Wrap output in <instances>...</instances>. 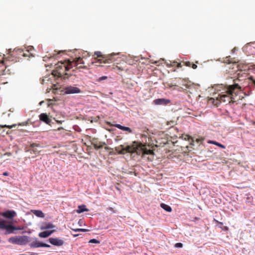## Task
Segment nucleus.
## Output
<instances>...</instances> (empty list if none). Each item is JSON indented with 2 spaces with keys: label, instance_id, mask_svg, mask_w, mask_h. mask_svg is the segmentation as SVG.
<instances>
[{
  "label": "nucleus",
  "instance_id": "nucleus-1",
  "mask_svg": "<svg viewBox=\"0 0 255 255\" xmlns=\"http://www.w3.org/2000/svg\"><path fill=\"white\" fill-rule=\"evenodd\" d=\"M115 150L119 153L124 154L126 152L136 153L138 155H141L142 157H145L146 155H150L151 158L147 157L148 160L152 161L153 157L154 152L152 150L147 149L146 145L141 143L133 142L131 145H128L124 147L121 145L115 148Z\"/></svg>",
  "mask_w": 255,
  "mask_h": 255
},
{
  "label": "nucleus",
  "instance_id": "nucleus-2",
  "mask_svg": "<svg viewBox=\"0 0 255 255\" xmlns=\"http://www.w3.org/2000/svg\"><path fill=\"white\" fill-rule=\"evenodd\" d=\"M234 84L232 85L228 86L226 88V94L219 95L218 99L221 102L230 104L233 103V96L234 95L237 96L239 93L242 91L241 84L237 82L240 81L239 78L234 80Z\"/></svg>",
  "mask_w": 255,
  "mask_h": 255
},
{
  "label": "nucleus",
  "instance_id": "nucleus-3",
  "mask_svg": "<svg viewBox=\"0 0 255 255\" xmlns=\"http://www.w3.org/2000/svg\"><path fill=\"white\" fill-rule=\"evenodd\" d=\"M119 53H113L109 55H103L100 51H96L94 53V55L96 56L95 59H98V61L100 63H109L114 62L116 60L114 57L119 55Z\"/></svg>",
  "mask_w": 255,
  "mask_h": 255
},
{
  "label": "nucleus",
  "instance_id": "nucleus-4",
  "mask_svg": "<svg viewBox=\"0 0 255 255\" xmlns=\"http://www.w3.org/2000/svg\"><path fill=\"white\" fill-rule=\"evenodd\" d=\"M71 60H66L64 61L58 62L56 64V71L59 75L61 76L64 74L65 72L71 69Z\"/></svg>",
  "mask_w": 255,
  "mask_h": 255
},
{
  "label": "nucleus",
  "instance_id": "nucleus-5",
  "mask_svg": "<svg viewBox=\"0 0 255 255\" xmlns=\"http://www.w3.org/2000/svg\"><path fill=\"white\" fill-rule=\"evenodd\" d=\"M15 215L16 212L13 210H8L0 213V215L6 219V220L3 219L6 224H10L12 226L16 228V226L13 225V217Z\"/></svg>",
  "mask_w": 255,
  "mask_h": 255
},
{
  "label": "nucleus",
  "instance_id": "nucleus-6",
  "mask_svg": "<svg viewBox=\"0 0 255 255\" xmlns=\"http://www.w3.org/2000/svg\"><path fill=\"white\" fill-rule=\"evenodd\" d=\"M33 49L32 46H29L27 49L24 50L21 48L17 49V58H21V57H23L29 59L30 57H34V55L32 52Z\"/></svg>",
  "mask_w": 255,
  "mask_h": 255
},
{
  "label": "nucleus",
  "instance_id": "nucleus-7",
  "mask_svg": "<svg viewBox=\"0 0 255 255\" xmlns=\"http://www.w3.org/2000/svg\"><path fill=\"white\" fill-rule=\"evenodd\" d=\"M26 148V151L30 153L31 157L34 158L39 154L41 146L39 143H30Z\"/></svg>",
  "mask_w": 255,
  "mask_h": 255
},
{
  "label": "nucleus",
  "instance_id": "nucleus-8",
  "mask_svg": "<svg viewBox=\"0 0 255 255\" xmlns=\"http://www.w3.org/2000/svg\"><path fill=\"white\" fill-rule=\"evenodd\" d=\"M71 68L75 67L76 69H88V66L85 65L83 58L79 57L71 60Z\"/></svg>",
  "mask_w": 255,
  "mask_h": 255
},
{
  "label": "nucleus",
  "instance_id": "nucleus-9",
  "mask_svg": "<svg viewBox=\"0 0 255 255\" xmlns=\"http://www.w3.org/2000/svg\"><path fill=\"white\" fill-rule=\"evenodd\" d=\"M0 230H4L6 234H9L13 233L15 228L10 224H6L2 219H0Z\"/></svg>",
  "mask_w": 255,
  "mask_h": 255
},
{
  "label": "nucleus",
  "instance_id": "nucleus-10",
  "mask_svg": "<svg viewBox=\"0 0 255 255\" xmlns=\"http://www.w3.org/2000/svg\"><path fill=\"white\" fill-rule=\"evenodd\" d=\"M81 90L76 87L68 86L65 88L64 92L67 94H76L81 93Z\"/></svg>",
  "mask_w": 255,
  "mask_h": 255
},
{
  "label": "nucleus",
  "instance_id": "nucleus-11",
  "mask_svg": "<svg viewBox=\"0 0 255 255\" xmlns=\"http://www.w3.org/2000/svg\"><path fill=\"white\" fill-rule=\"evenodd\" d=\"M91 144L96 149L101 148L104 145H106V143L105 142L99 141L96 138H93L92 139Z\"/></svg>",
  "mask_w": 255,
  "mask_h": 255
},
{
  "label": "nucleus",
  "instance_id": "nucleus-12",
  "mask_svg": "<svg viewBox=\"0 0 255 255\" xmlns=\"http://www.w3.org/2000/svg\"><path fill=\"white\" fill-rule=\"evenodd\" d=\"M48 241L50 244L55 246H61L64 244V241L59 238H51Z\"/></svg>",
  "mask_w": 255,
  "mask_h": 255
},
{
  "label": "nucleus",
  "instance_id": "nucleus-13",
  "mask_svg": "<svg viewBox=\"0 0 255 255\" xmlns=\"http://www.w3.org/2000/svg\"><path fill=\"white\" fill-rule=\"evenodd\" d=\"M170 100L164 98L157 99L153 101V104L156 105H167L170 104Z\"/></svg>",
  "mask_w": 255,
  "mask_h": 255
},
{
  "label": "nucleus",
  "instance_id": "nucleus-14",
  "mask_svg": "<svg viewBox=\"0 0 255 255\" xmlns=\"http://www.w3.org/2000/svg\"><path fill=\"white\" fill-rule=\"evenodd\" d=\"M30 247L31 248H39V247H46V248H50V246L49 245L40 243L37 241H34L32 242L30 245Z\"/></svg>",
  "mask_w": 255,
  "mask_h": 255
},
{
  "label": "nucleus",
  "instance_id": "nucleus-15",
  "mask_svg": "<svg viewBox=\"0 0 255 255\" xmlns=\"http://www.w3.org/2000/svg\"><path fill=\"white\" fill-rule=\"evenodd\" d=\"M29 242L28 238L26 236L17 237V244L25 245Z\"/></svg>",
  "mask_w": 255,
  "mask_h": 255
},
{
  "label": "nucleus",
  "instance_id": "nucleus-16",
  "mask_svg": "<svg viewBox=\"0 0 255 255\" xmlns=\"http://www.w3.org/2000/svg\"><path fill=\"white\" fill-rule=\"evenodd\" d=\"M39 118L40 121L45 123L49 125L51 122V120L48 117L46 114H41L39 116Z\"/></svg>",
  "mask_w": 255,
  "mask_h": 255
},
{
  "label": "nucleus",
  "instance_id": "nucleus-17",
  "mask_svg": "<svg viewBox=\"0 0 255 255\" xmlns=\"http://www.w3.org/2000/svg\"><path fill=\"white\" fill-rule=\"evenodd\" d=\"M55 232V230L51 231H46L41 232L39 234L38 236L40 238H45L50 236L52 233Z\"/></svg>",
  "mask_w": 255,
  "mask_h": 255
},
{
  "label": "nucleus",
  "instance_id": "nucleus-18",
  "mask_svg": "<svg viewBox=\"0 0 255 255\" xmlns=\"http://www.w3.org/2000/svg\"><path fill=\"white\" fill-rule=\"evenodd\" d=\"M179 80H181V82L179 83L181 85H182L183 87H184L185 88V89H188L190 87L191 85V82L188 80V79H181L179 78Z\"/></svg>",
  "mask_w": 255,
  "mask_h": 255
},
{
  "label": "nucleus",
  "instance_id": "nucleus-19",
  "mask_svg": "<svg viewBox=\"0 0 255 255\" xmlns=\"http://www.w3.org/2000/svg\"><path fill=\"white\" fill-rule=\"evenodd\" d=\"M167 86L170 88H172L173 90H177L180 92L183 90V87L179 86L176 84H173L172 83H167Z\"/></svg>",
  "mask_w": 255,
  "mask_h": 255
},
{
  "label": "nucleus",
  "instance_id": "nucleus-20",
  "mask_svg": "<svg viewBox=\"0 0 255 255\" xmlns=\"http://www.w3.org/2000/svg\"><path fill=\"white\" fill-rule=\"evenodd\" d=\"M55 228V226L51 223H45L41 227V230H47Z\"/></svg>",
  "mask_w": 255,
  "mask_h": 255
},
{
  "label": "nucleus",
  "instance_id": "nucleus-21",
  "mask_svg": "<svg viewBox=\"0 0 255 255\" xmlns=\"http://www.w3.org/2000/svg\"><path fill=\"white\" fill-rule=\"evenodd\" d=\"M89 209L86 208V206L85 205H80L78 207V209L76 210V212L77 213L80 214L85 211H88Z\"/></svg>",
  "mask_w": 255,
  "mask_h": 255
},
{
  "label": "nucleus",
  "instance_id": "nucleus-22",
  "mask_svg": "<svg viewBox=\"0 0 255 255\" xmlns=\"http://www.w3.org/2000/svg\"><path fill=\"white\" fill-rule=\"evenodd\" d=\"M31 212L33 213L36 216L40 218H44V214L40 210H31Z\"/></svg>",
  "mask_w": 255,
  "mask_h": 255
},
{
  "label": "nucleus",
  "instance_id": "nucleus-23",
  "mask_svg": "<svg viewBox=\"0 0 255 255\" xmlns=\"http://www.w3.org/2000/svg\"><path fill=\"white\" fill-rule=\"evenodd\" d=\"M115 126L116 128H117L121 130H124V131H128L129 132H131V131H132L131 129L127 127H124V126H121V125H119V124H116L115 125Z\"/></svg>",
  "mask_w": 255,
  "mask_h": 255
},
{
  "label": "nucleus",
  "instance_id": "nucleus-24",
  "mask_svg": "<svg viewBox=\"0 0 255 255\" xmlns=\"http://www.w3.org/2000/svg\"><path fill=\"white\" fill-rule=\"evenodd\" d=\"M160 206L162 208H163V209H164L165 211H166L167 212H170L172 211L171 208L169 206H168L165 204L161 203L160 205Z\"/></svg>",
  "mask_w": 255,
  "mask_h": 255
},
{
  "label": "nucleus",
  "instance_id": "nucleus-25",
  "mask_svg": "<svg viewBox=\"0 0 255 255\" xmlns=\"http://www.w3.org/2000/svg\"><path fill=\"white\" fill-rule=\"evenodd\" d=\"M186 136L187 137V139L188 140H189V139L191 138L192 140V142H194L195 141V140L193 138L190 137L189 135H186ZM203 140V138H196L195 139V141H196L198 143H201Z\"/></svg>",
  "mask_w": 255,
  "mask_h": 255
},
{
  "label": "nucleus",
  "instance_id": "nucleus-26",
  "mask_svg": "<svg viewBox=\"0 0 255 255\" xmlns=\"http://www.w3.org/2000/svg\"><path fill=\"white\" fill-rule=\"evenodd\" d=\"M208 143L215 144L222 148L225 149V146L215 141L209 140Z\"/></svg>",
  "mask_w": 255,
  "mask_h": 255
},
{
  "label": "nucleus",
  "instance_id": "nucleus-27",
  "mask_svg": "<svg viewBox=\"0 0 255 255\" xmlns=\"http://www.w3.org/2000/svg\"><path fill=\"white\" fill-rule=\"evenodd\" d=\"M8 242L13 244H16V237L10 238L8 239Z\"/></svg>",
  "mask_w": 255,
  "mask_h": 255
},
{
  "label": "nucleus",
  "instance_id": "nucleus-28",
  "mask_svg": "<svg viewBox=\"0 0 255 255\" xmlns=\"http://www.w3.org/2000/svg\"><path fill=\"white\" fill-rule=\"evenodd\" d=\"M89 243H94V244H99L100 241L96 239H93L90 240L89 241Z\"/></svg>",
  "mask_w": 255,
  "mask_h": 255
},
{
  "label": "nucleus",
  "instance_id": "nucleus-29",
  "mask_svg": "<svg viewBox=\"0 0 255 255\" xmlns=\"http://www.w3.org/2000/svg\"><path fill=\"white\" fill-rule=\"evenodd\" d=\"M183 63L184 64V65H185L186 66L191 67L192 63L190 61H186V62H183Z\"/></svg>",
  "mask_w": 255,
  "mask_h": 255
},
{
  "label": "nucleus",
  "instance_id": "nucleus-30",
  "mask_svg": "<svg viewBox=\"0 0 255 255\" xmlns=\"http://www.w3.org/2000/svg\"><path fill=\"white\" fill-rule=\"evenodd\" d=\"M183 247V244L180 243H178L175 244V247L176 248H182Z\"/></svg>",
  "mask_w": 255,
  "mask_h": 255
},
{
  "label": "nucleus",
  "instance_id": "nucleus-31",
  "mask_svg": "<svg viewBox=\"0 0 255 255\" xmlns=\"http://www.w3.org/2000/svg\"><path fill=\"white\" fill-rule=\"evenodd\" d=\"M177 62L176 61H170V65L172 66H177Z\"/></svg>",
  "mask_w": 255,
  "mask_h": 255
},
{
  "label": "nucleus",
  "instance_id": "nucleus-32",
  "mask_svg": "<svg viewBox=\"0 0 255 255\" xmlns=\"http://www.w3.org/2000/svg\"><path fill=\"white\" fill-rule=\"evenodd\" d=\"M28 124V122H25L21 123H19L18 126H26Z\"/></svg>",
  "mask_w": 255,
  "mask_h": 255
},
{
  "label": "nucleus",
  "instance_id": "nucleus-33",
  "mask_svg": "<svg viewBox=\"0 0 255 255\" xmlns=\"http://www.w3.org/2000/svg\"><path fill=\"white\" fill-rule=\"evenodd\" d=\"M249 79L252 81L254 85L255 86V80L254 79L253 76H250V77H249Z\"/></svg>",
  "mask_w": 255,
  "mask_h": 255
},
{
  "label": "nucleus",
  "instance_id": "nucleus-34",
  "mask_svg": "<svg viewBox=\"0 0 255 255\" xmlns=\"http://www.w3.org/2000/svg\"><path fill=\"white\" fill-rule=\"evenodd\" d=\"M191 67L194 69H196L197 68V66L196 64H194V63H192V65H191Z\"/></svg>",
  "mask_w": 255,
  "mask_h": 255
},
{
  "label": "nucleus",
  "instance_id": "nucleus-35",
  "mask_svg": "<svg viewBox=\"0 0 255 255\" xmlns=\"http://www.w3.org/2000/svg\"><path fill=\"white\" fill-rule=\"evenodd\" d=\"M221 228L222 229V230H224V231H228V230H229V228H228V227H227V226H224V227H221Z\"/></svg>",
  "mask_w": 255,
  "mask_h": 255
},
{
  "label": "nucleus",
  "instance_id": "nucleus-36",
  "mask_svg": "<svg viewBox=\"0 0 255 255\" xmlns=\"http://www.w3.org/2000/svg\"><path fill=\"white\" fill-rule=\"evenodd\" d=\"M214 221L216 223L220 224V226L223 225L222 222H219L218 221H217V220H216L215 219H214Z\"/></svg>",
  "mask_w": 255,
  "mask_h": 255
},
{
  "label": "nucleus",
  "instance_id": "nucleus-37",
  "mask_svg": "<svg viewBox=\"0 0 255 255\" xmlns=\"http://www.w3.org/2000/svg\"><path fill=\"white\" fill-rule=\"evenodd\" d=\"M214 221L216 223L220 224V226L223 225L222 222H219L218 221H217V220H216L215 219H214Z\"/></svg>",
  "mask_w": 255,
  "mask_h": 255
},
{
  "label": "nucleus",
  "instance_id": "nucleus-38",
  "mask_svg": "<svg viewBox=\"0 0 255 255\" xmlns=\"http://www.w3.org/2000/svg\"><path fill=\"white\" fill-rule=\"evenodd\" d=\"M107 78V77L106 76H103V77H101L99 78V81H102V80H105Z\"/></svg>",
  "mask_w": 255,
  "mask_h": 255
},
{
  "label": "nucleus",
  "instance_id": "nucleus-39",
  "mask_svg": "<svg viewBox=\"0 0 255 255\" xmlns=\"http://www.w3.org/2000/svg\"><path fill=\"white\" fill-rule=\"evenodd\" d=\"M89 230H87V229H80V232H87Z\"/></svg>",
  "mask_w": 255,
  "mask_h": 255
},
{
  "label": "nucleus",
  "instance_id": "nucleus-40",
  "mask_svg": "<svg viewBox=\"0 0 255 255\" xmlns=\"http://www.w3.org/2000/svg\"><path fill=\"white\" fill-rule=\"evenodd\" d=\"M176 67L178 68H181V67H182V65L180 63L177 62Z\"/></svg>",
  "mask_w": 255,
  "mask_h": 255
},
{
  "label": "nucleus",
  "instance_id": "nucleus-41",
  "mask_svg": "<svg viewBox=\"0 0 255 255\" xmlns=\"http://www.w3.org/2000/svg\"><path fill=\"white\" fill-rule=\"evenodd\" d=\"M72 230L75 232H80V229H72Z\"/></svg>",
  "mask_w": 255,
  "mask_h": 255
},
{
  "label": "nucleus",
  "instance_id": "nucleus-42",
  "mask_svg": "<svg viewBox=\"0 0 255 255\" xmlns=\"http://www.w3.org/2000/svg\"><path fill=\"white\" fill-rule=\"evenodd\" d=\"M3 175L7 176L8 175V173L6 172H5L3 173Z\"/></svg>",
  "mask_w": 255,
  "mask_h": 255
},
{
  "label": "nucleus",
  "instance_id": "nucleus-43",
  "mask_svg": "<svg viewBox=\"0 0 255 255\" xmlns=\"http://www.w3.org/2000/svg\"><path fill=\"white\" fill-rule=\"evenodd\" d=\"M166 65H167V66L168 67H171V66H171V65H170V62H169V63H166Z\"/></svg>",
  "mask_w": 255,
  "mask_h": 255
},
{
  "label": "nucleus",
  "instance_id": "nucleus-44",
  "mask_svg": "<svg viewBox=\"0 0 255 255\" xmlns=\"http://www.w3.org/2000/svg\"><path fill=\"white\" fill-rule=\"evenodd\" d=\"M105 149L106 150H109V149H110V148L109 147H108V146H106V147H105Z\"/></svg>",
  "mask_w": 255,
  "mask_h": 255
},
{
  "label": "nucleus",
  "instance_id": "nucleus-45",
  "mask_svg": "<svg viewBox=\"0 0 255 255\" xmlns=\"http://www.w3.org/2000/svg\"><path fill=\"white\" fill-rule=\"evenodd\" d=\"M44 79H42V81H41V83L42 84H44Z\"/></svg>",
  "mask_w": 255,
  "mask_h": 255
},
{
  "label": "nucleus",
  "instance_id": "nucleus-46",
  "mask_svg": "<svg viewBox=\"0 0 255 255\" xmlns=\"http://www.w3.org/2000/svg\"><path fill=\"white\" fill-rule=\"evenodd\" d=\"M8 51H9L8 54H10V53H11V49H9Z\"/></svg>",
  "mask_w": 255,
  "mask_h": 255
},
{
  "label": "nucleus",
  "instance_id": "nucleus-47",
  "mask_svg": "<svg viewBox=\"0 0 255 255\" xmlns=\"http://www.w3.org/2000/svg\"><path fill=\"white\" fill-rule=\"evenodd\" d=\"M109 210H110L111 211H113V208H112V207H110V208H109Z\"/></svg>",
  "mask_w": 255,
  "mask_h": 255
},
{
  "label": "nucleus",
  "instance_id": "nucleus-48",
  "mask_svg": "<svg viewBox=\"0 0 255 255\" xmlns=\"http://www.w3.org/2000/svg\"><path fill=\"white\" fill-rule=\"evenodd\" d=\"M63 129V128H58V130H60V129Z\"/></svg>",
  "mask_w": 255,
  "mask_h": 255
},
{
  "label": "nucleus",
  "instance_id": "nucleus-49",
  "mask_svg": "<svg viewBox=\"0 0 255 255\" xmlns=\"http://www.w3.org/2000/svg\"><path fill=\"white\" fill-rule=\"evenodd\" d=\"M119 69H120L121 70H123V69H121L120 67H119L118 66H117Z\"/></svg>",
  "mask_w": 255,
  "mask_h": 255
},
{
  "label": "nucleus",
  "instance_id": "nucleus-50",
  "mask_svg": "<svg viewBox=\"0 0 255 255\" xmlns=\"http://www.w3.org/2000/svg\"><path fill=\"white\" fill-rule=\"evenodd\" d=\"M57 123H62V122H61V121H57Z\"/></svg>",
  "mask_w": 255,
  "mask_h": 255
},
{
  "label": "nucleus",
  "instance_id": "nucleus-51",
  "mask_svg": "<svg viewBox=\"0 0 255 255\" xmlns=\"http://www.w3.org/2000/svg\"><path fill=\"white\" fill-rule=\"evenodd\" d=\"M73 236L74 237H77V236H78V235H73Z\"/></svg>",
  "mask_w": 255,
  "mask_h": 255
},
{
  "label": "nucleus",
  "instance_id": "nucleus-52",
  "mask_svg": "<svg viewBox=\"0 0 255 255\" xmlns=\"http://www.w3.org/2000/svg\"><path fill=\"white\" fill-rule=\"evenodd\" d=\"M253 125H255V122H253Z\"/></svg>",
  "mask_w": 255,
  "mask_h": 255
}]
</instances>
